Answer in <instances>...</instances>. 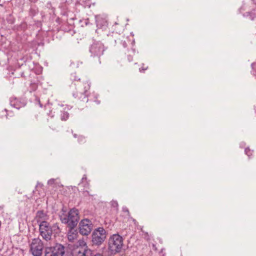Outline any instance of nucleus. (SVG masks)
I'll return each instance as SVG.
<instances>
[{
  "instance_id": "9",
  "label": "nucleus",
  "mask_w": 256,
  "mask_h": 256,
  "mask_svg": "<svg viewBox=\"0 0 256 256\" xmlns=\"http://www.w3.org/2000/svg\"><path fill=\"white\" fill-rule=\"evenodd\" d=\"M78 226L80 233L82 236H88L91 232L93 224L91 220L86 218L80 222Z\"/></svg>"
},
{
  "instance_id": "4",
  "label": "nucleus",
  "mask_w": 256,
  "mask_h": 256,
  "mask_svg": "<svg viewBox=\"0 0 256 256\" xmlns=\"http://www.w3.org/2000/svg\"><path fill=\"white\" fill-rule=\"evenodd\" d=\"M106 48L104 44L100 40H94L92 44L90 46L89 52L90 56L98 59V64L102 63L101 58L104 55Z\"/></svg>"
},
{
  "instance_id": "5",
  "label": "nucleus",
  "mask_w": 256,
  "mask_h": 256,
  "mask_svg": "<svg viewBox=\"0 0 256 256\" xmlns=\"http://www.w3.org/2000/svg\"><path fill=\"white\" fill-rule=\"evenodd\" d=\"M106 235L107 232L102 227L94 229L92 234V246H100L106 239Z\"/></svg>"
},
{
  "instance_id": "35",
  "label": "nucleus",
  "mask_w": 256,
  "mask_h": 256,
  "mask_svg": "<svg viewBox=\"0 0 256 256\" xmlns=\"http://www.w3.org/2000/svg\"><path fill=\"white\" fill-rule=\"evenodd\" d=\"M4 208V206H0V212H3V210Z\"/></svg>"
},
{
  "instance_id": "40",
  "label": "nucleus",
  "mask_w": 256,
  "mask_h": 256,
  "mask_svg": "<svg viewBox=\"0 0 256 256\" xmlns=\"http://www.w3.org/2000/svg\"><path fill=\"white\" fill-rule=\"evenodd\" d=\"M124 212H129V211H128V208H124Z\"/></svg>"
},
{
  "instance_id": "45",
  "label": "nucleus",
  "mask_w": 256,
  "mask_h": 256,
  "mask_svg": "<svg viewBox=\"0 0 256 256\" xmlns=\"http://www.w3.org/2000/svg\"><path fill=\"white\" fill-rule=\"evenodd\" d=\"M53 116H54V115H53V114H52V115L51 116V117H52V118Z\"/></svg>"
},
{
  "instance_id": "11",
  "label": "nucleus",
  "mask_w": 256,
  "mask_h": 256,
  "mask_svg": "<svg viewBox=\"0 0 256 256\" xmlns=\"http://www.w3.org/2000/svg\"><path fill=\"white\" fill-rule=\"evenodd\" d=\"M48 219V216L44 210H40L36 212L34 220L38 225L48 222L47 221Z\"/></svg>"
},
{
  "instance_id": "16",
  "label": "nucleus",
  "mask_w": 256,
  "mask_h": 256,
  "mask_svg": "<svg viewBox=\"0 0 256 256\" xmlns=\"http://www.w3.org/2000/svg\"><path fill=\"white\" fill-rule=\"evenodd\" d=\"M132 44V46L134 44V40H132V42L128 38L124 40H122V44L124 48H126L128 44Z\"/></svg>"
},
{
  "instance_id": "43",
  "label": "nucleus",
  "mask_w": 256,
  "mask_h": 256,
  "mask_svg": "<svg viewBox=\"0 0 256 256\" xmlns=\"http://www.w3.org/2000/svg\"><path fill=\"white\" fill-rule=\"evenodd\" d=\"M2 226V222L0 220V228H1Z\"/></svg>"
},
{
  "instance_id": "7",
  "label": "nucleus",
  "mask_w": 256,
  "mask_h": 256,
  "mask_svg": "<svg viewBox=\"0 0 256 256\" xmlns=\"http://www.w3.org/2000/svg\"><path fill=\"white\" fill-rule=\"evenodd\" d=\"M66 248L60 244L56 243L54 246L45 248L44 256H64Z\"/></svg>"
},
{
  "instance_id": "36",
  "label": "nucleus",
  "mask_w": 256,
  "mask_h": 256,
  "mask_svg": "<svg viewBox=\"0 0 256 256\" xmlns=\"http://www.w3.org/2000/svg\"><path fill=\"white\" fill-rule=\"evenodd\" d=\"M30 2L32 3H36L38 0H28Z\"/></svg>"
},
{
  "instance_id": "38",
  "label": "nucleus",
  "mask_w": 256,
  "mask_h": 256,
  "mask_svg": "<svg viewBox=\"0 0 256 256\" xmlns=\"http://www.w3.org/2000/svg\"><path fill=\"white\" fill-rule=\"evenodd\" d=\"M73 136H74V138H78V134H73Z\"/></svg>"
},
{
  "instance_id": "14",
  "label": "nucleus",
  "mask_w": 256,
  "mask_h": 256,
  "mask_svg": "<svg viewBox=\"0 0 256 256\" xmlns=\"http://www.w3.org/2000/svg\"><path fill=\"white\" fill-rule=\"evenodd\" d=\"M39 13V10L36 5H31L28 10V14L30 16L33 18L34 16L38 15Z\"/></svg>"
},
{
  "instance_id": "2",
  "label": "nucleus",
  "mask_w": 256,
  "mask_h": 256,
  "mask_svg": "<svg viewBox=\"0 0 256 256\" xmlns=\"http://www.w3.org/2000/svg\"><path fill=\"white\" fill-rule=\"evenodd\" d=\"M40 236L46 242L52 240L54 233L58 234L60 232V228L58 224H54L51 226L50 222L39 224Z\"/></svg>"
},
{
  "instance_id": "27",
  "label": "nucleus",
  "mask_w": 256,
  "mask_h": 256,
  "mask_svg": "<svg viewBox=\"0 0 256 256\" xmlns=\"http://www.w3.org/2000/svg\"><path fill=\"white\" fill-rule=\"evenodd\" d=\"M83 184V186L84 187V190L86 188V189H89V187H90V184L88 183V181H86L84 182H83V184Z\"/></svg>"
},
{
  "instance_id": "30",
  "label": "nucleus",
  "mask_w": 256,
  "mask_h": 256,
  "mask_svg": "<svg viewBox=\"0 0 256 256\" xmlns=\"http://www.w3.org/2000/svg\"><path fill=\"white\" fill-rule=\"evenodd\" d=\"M148 66H145L144 64H142V66L140 68V72H144L145 70H147Z\"/></svg>"
},
{
  "instance_id": "24",
  "label": "nucleus",
  "mask_w": 256,
  "mask_h": 256,
  "mask_svg": "<svg viewBox=\"0 0 256 256\" xmlns=\"http://www.w3.org/2000/svg\"><path fill=\"white\" fill-rule=\"evenodd\" d=\"M252 68L253 70V74L256 76V62H253L251 64Z\"/></svg>"
},
{
  "instance_id": "23",
  "label": "nucleus",
  "mask_w": 256,
  "mask_h": 256,
  "mask_svg": "<svg viewBox=\"0 0 256 256\" xmlns=\"http://www.w3.org/2000/svg\"><path fill=\"white\" fill-rule=\"evenodd\" d=\"M245 154L248 156H250L252 155V152L248 148H246L244 150Z\"/></svg>"
},
{
  "instance_id": "37",
  "label": "nucleus",
  "mask_w": 256,
  "mask_h": 256,
  "mask_svg": "<svg viewBox=\"0 0 256 256\" xmlns=\"http://www.w3.org/2000/svg\"><path fill=\"white\" fill-rule=\"evenodd\" d=\"M20 76H21L22 77H24V78H25V77H26V76L24 75V72H20Z\"/></svg>"
},
{
  "instance_id": "17",
  "label": "nucleus",
  "mask_w": 256,
  "mask_h": 256,
  "mask_svg": "<svg viewBox=\"0 0 256 256\" xmlns=\"http://www.w3.org/2000/svg\"><path fill=\"white\" fill-rule=\"evenodd\" d=\"M38 87V84L36 82H31L29 87L30 92L36 91Z\"/></svg>"
},
{
  "instance_id": "15",
  "label": "nucleus",
  "mask_w": 256,
  "mask_h": 256,
  "mask_svg": "<svg viewBox=\"0 0 256 256\" xmlns=\"http://www.w3.org/2000/svg\"><path fill=\"white\" fill-rule=\"evenodd\" d=\"M96 22L97 26L102 28L103 26L106 25V20L100 16H96Z\"/></svg>"
},
{
  "instance_id": "31",
  "label": "nucleus",
  "mask_w": 256,
  "mask_h": 256,
  "mask_svg": "<svg viewBox=\"0 0 256 256\" xmlns=\"http://www.w3.org/2000/svg\"><path fill=\"white\" fill-rule=\"evenodd\" d=\"M87 181V178H86V174H84L82 178V180H81V184H83V182H85Z\"/></svg>"
},
{
  "instance_id": "29",
  "label": "nucleus",
  "mask_w": 256,
  "mask_h": 256,
  "mask_svg": "<svg viewBox=\"0 0 256 256\" xmlns=\"http://www.w3.org/2000/svg\"><path fill=\"white\" fill-rule=\"evenodd\" d=\"M96 100H93L92 98H91V96H90V98H88V100H93L94 102H96V104H100V100H97V97L96 96Z\"/></svg>"
},
{
  "instance_id": "12",
  "label": "nucleus",
  "mask_w": 256,
  "mask_h": 256,
  "mask_svg": "<svg viewBox=\"0 0 256 256\" xmlns=\"http://www.w3.org/2000/svg\"><path fill=\"white\" fill-rule=\"evenodd\" d=\"M10 101V106L16 109H20V108L24 107L26 104L24 100L16 97H11Z\"/></svg>"
},
{
  "instance_id": "26",
  "label": "nucleus",
  "mask_w": 256,
  "mask_h": 256,
  "mask_svg": "<svg viewBox=\"0 0 256 256\" xmlns=\"http://www.w3.org/2000/svg\"><path fill=\"white\" fill-rule=\"evenodd\" d=\"M83 195L84 196H94V194H90L89 191H88L87 190H84V192H83Z\"/></svg>"
},
{
  "instance_id": "28",
  "label": "nucleus",
  "mask_w": 256,
  "mask_h": 256,
  "mask_svg": "<svg viewBox=\"0 0 256 256\" xmlns=\"http://www.w3.org/2000/svg\"><path fill=\"white\" fill-rule=\"evenodd\" d=\"M43 186H44V185L42 184L41 182H38L36 185V188H35V190H38V188H42L43 187Z\"/></svg>"
},
{
  "instance_id": "10",
  "label": "nucleus",
  "mask_w": 256,
  "mask_h": 256,
  "mask_svg": "<svg viewBox=\"0 0 256 256\" xmlns=\"http://www.w3.org/2000/svg\"><path fill=\"white\" fill-rule=\"evenodd\" d=\"M87 248L86 244L84 246H76L72 250V256H88L92 252Z\"/></svg>"
},
{
  "instance_id": "20",
  "label": "nucleus",
  "mask_w": 256,
  "mask_h": 256,
  "mask_svg": "<svg viewBox=\"0 0 256 256\" xmlns=\"http://www.w3.org/2000/svg\"><path fill=\"white\" fill-rule=\"evenodd\" d=\"M141 231L142 232V236L144 238L146 241H150V236L148 234V232H144L142 228H141Z\"/></svg>"
},
{
  "instance_id": "22",
  "label": "nucleus",
  "mask_w": 256,
  "mask_h": 256,
  "mask_svg": "<svg viewBox=\"0 0 256 256\" xmlns=\"http://www.w3.org/2000/svg\"><path fill=\"white\" fill-rule=\"evenodd\" d=\"M56 180L57 179L51 178L48 180V184L50 186H52L54 184H55Z\"/></svg>"
},
{
  "instance_id": "44",
  "label": "nucleus",
  "mask_w": 256,
  "mask_h": 256,
  "mask_svg": "<svg viewBox=\"0 0 256 256\" xmlns=\"http://www.w3.org/2000/svg\"><path fill=\"white\" fill-rule=\"evenodd\" d=\"M163 252V249H162L161 250V252Z\"/></svg>"
},
{
  "instance_id": "42",
  "label": "nucleus",
  "mask_w": 256,
  "mask_h": 256,
  "mask_svg": "<svg viewBox=\"0 0 256 256\" xmlns=\"http://www.w3.org/2000/svg\"><path fill=\"white\" fill-rule=\"evenodd\" d=\"M4 111L6 113V112H8L7 110H6V108L4 110Z\"/></svg>"
},
{
  "instance_id": "33",
  "label": "nucleus",
  "mask_w": 256,
  "mask_h": 256,
  "mask_svg": "<svg viewBox=\"0 0 256 256\" xmlns=\"http://www.w3.org/2000/svg\"><path fill=\"white\" fill-rule=\"evenodd\" d=\"M91 256H104L102 254H100V253H96L94 255H92Z\"/></svg>"
},
{
  "instance_id": "34",
  "label": "nucleus",
  "mask_w": 256,
  "mask_h": 256,
  "mask_svg": "<svg viewBox=\"0 0 256 256\" xmlns=\"http://www.w3.org/2000/svg\"><path fill=\"white\" fill-rule=\"evenodd\" d=\"M8 21L10 24H13L14 22V20L11 19V18L8 20Z\"/></svg>"
},
{
  "instance_id": "3",
  "label": "nucleus",
  "mask_w": 256,
  "mask_h": 256,
  "mask_svg": "<svg viewBox=\"0 0 256 256\" xmlns=\"http://www.w3.org/2000/svg\"><path fill=\"white\" fill-rule=\"evenodd\" d=\"M79 212L77 209H71L68 214H62L60 220L62 223L66 224L68 228H75L80 220Z\"/></svg>"
},
{
  "instance_id": "8",
  "label": "nucleus",
  "mask_w": 256,
  "mask_h": 256,
  "mask_svg": "<svg viewBox=\"0 0 256 256\" xmlns=\"http://www.w3.org/2000/svg\"><path fill=\"white\" fill-rule=\"evenodd\" d=\"M44 249L43 242L39 238L32 240L30 244V251L34 256H40Z\"/></svg>"
},
{
  "instance_id": "6",
  "label": "nucleus",
  "mask_w": 256,
  "mask_h": 256,
  "mask_svg": "<svg viewBox=\"0 0 256 256\" xmlns=\"http://www.w3.org/2000/svg\"><path fill=\"white\" fill-rule=\"evenodd\" d=\"M122 245V238L119 234H114L108 240V249L112 253L120 252Z\"/></svg>"
},
{
  "instance_id": "19",
  "label": "nucleus",
  "mask_w": 256,
  "mask_h": 256,
  "mask_svg": "<svg viewBox=\"0 0 256 256\" xmlns=\"http://www.w3.org/2000/svg\"><path fill=\"white\" fill-rule=\"evenodd\" d=\"M69 118V114L68 112L63 110L61 112L60 120L63 121L66 120Z\"/></svg>"
},
{
  "instance_id": "41",
  "label": "nucleus",
  "mask_w": 256,
  "mask_h": 256,
  "mask_svg": "<svg viewBox=\"0 0 256 256\" xmlns=\"http://www.w3.org/2000/svg\"><path fill=\"white\" fill-rule=\"evenodd\" d=\"M38 102H39L40 106L42 107V104H40V100H38Z\"/></svg>"
},
{
  "instance_id": "32",
  "label": "nucleus",
  "mask_w": 256,
  "mask_h": 256,
  "mask_svg": "<svg viewBox=\"0 0 256 256\" xmlns=\"http://www.w3.org/2000/svg\"><path fill=\"white\" fill-rule=\"evenodd\" d=\"M11 0H0V6H2V4L6 2H9Z\"/></svg>"
},
{
  "instance_id": "39",
  "label": "nucleus",
  "mask_w": 256,
  "mask_h": 256,
  "mask_svg": "<svg viewBox=\"0 0 256 256\" xmlns=\"http://www.w3.org/2000/svg\"><path fill=\"white\" fill-rule=\"evenodd\" d=\"M118 24L117 22H115L113 26V27H114V30H116V26Z\"/></svg>"
},
{
  "instance_id": "25",
  "label": "nucleus",
  "mask_w": 256,
  "mask_h": 256,
  "mask_svg": "<svg viewBox=\"0 0 256 256\" xmlns=\"http://www.w3.org/2000/svg\"><path fill=\"white\" fill-rule=\"evenodd\" d=\"M111 206L113 208H118V202L116 200H112L110 202Z\"/></svg>"
},
{
  "instance_id": "13",
  "label": "nucleus",
  "mask_w": 256,
  "mask_h": 256,
  "mask_svg": "<svg viewBox=\"0 0 256 256\" xmlns=\"http://www.w3.org/2000/svg\"><path fill=\"white\" fill-rule=\"evenodd\" d=\"M69 230L68 232V238L70 241L72 242L77 238L78 236V232L74 228H68Z\"/></svg>"
},
{
  "instance_id": "18",
  "label": "nucleus",
  "mask_w": 256,
  "mask_h": 256,
  "mask_svg": "<svg viewBox=\"0 0 256 256\" xmlns=\"http://www.w3.org/2000/svg\"><path fill=\"white\" fill-rule=\"evenodd\" d=\"M135 52V49L132 48H131L130 50H128V52H130V54H128L127 57L129 62H132V60L133 56Z\"/></svg>"
},
{
  "instance_id": "21",
  "label": "nucleus",
  "mask_w": 256,
  "mask_h": 256,
  "mask_svg": "<svg viewBox=\"0 0 256 256\" xmlns=\"http://www.w3.org/2000/svg\"><path fill=\"white\" fill-rule=\"evenodd\" d=\"M78 140L80 144H84V143L86 142V139L85 136H84L82 135H80L78 136Z\"/></svg>"
},
{
  "instance_id": "1",
  "label": "nucleus",
  "mask_w": 256,
  "mask_h": 256,
  "mask_svg": "<svg viewBox=\"0 0 256 256\" xmlns=\"http://www.w3.org/2000/svg\"><path fill=\"white\" fill-rule=\"evenodd\" d=\"M70 78L72 81L70 88L73 96L77 98L78 105L80 106L82 104L88 102V93L90 87V82L88 80L81 81L76 72L71 74Z\"/></svg>"
},
{
  "instance_id": "46",
  "label": "nucleus",
  "mask_w": 256,
  "mask_h": 256,
  "mask_svg": "<svg viewBox=\"0 0 256 256\" xmlns=\"http://www.w3.org/2000/svg\"><path fill=\"white\" fill-rule=\"evenodd\" d=\"M88 256H90V255Z\"/></svg>"
}]
</instances>
